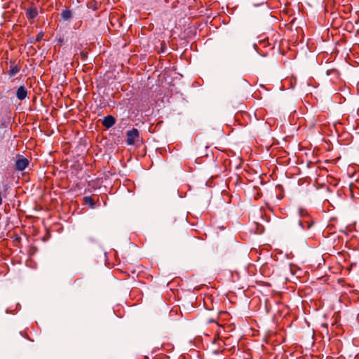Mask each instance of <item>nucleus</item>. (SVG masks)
<instances>
[{
	"instance_id": "nucleus-12",
	"label": "nucleus",
	"mask_w": 359,
	"mask_h": 359,
	"mask_svg": "<svg viewBox=\"0 0 359 359\" xmlns=\"http://www.w3.org/2000/svg\"><path fill=\"white\" fill-rule=\"evenodd\" d=\"M306 223H307L306 229H310L311 227L312 223H310L309 222H307Z\"/></svg>"
},
{
	"instance_id": "nucleus-7",
	"label": "nucleus",
	"mask_w": 359,
	"mask_h": 359,
	"mask_svg": "<svg viewBox=\"0 0 359 359\" xmlns=\"http://www.w3.org/2000/svg\"><path fill=\"white\" fill-rule=\"evenodd\" d=\"M20 69L21 67L18 65H11L8 74L10 76H14L20 72Z\"/></svg>"
},
{
	"instance_id": "nucleus-13",
	"label": "nucleus",
	"mask_w": 359,
	"mask_h": 359,
	"mask_svg": "<svg viewBox=\"0 0 359 359\" xmlns=\"http://www.w3.org/2000/svg\"><path fill=\"white\" fill-rule=\"evenodd\" d=\"M34 41H35V39L34 38H31L29 39V42L32 43H34Z\"/></svg>"
},
{
	"instance_id": "nucleus-2",
	"label": "nucleus",
	"mask_w": 359,
	"mask_h": 359,
	"mask_svg": "<svg viewBox=\"0 0 359 359\" xmlns=\"http://www.w3.org/2000/svg\"><path fill=\"white\" fill-rule=\"evenodd\" d=\"M271 257L274 260L283 262L285 259H291L293 257V255L291 252L289 253L286 252L283 253V252L280 248H275L273 250V252H271Z\"/></svg>"
},
{
	"instance_id": "nucleus-10",
	"label": "nucleus",
	"mask_w": 359,
	"mask_h": 359,
	"mask_svg": "<svg viewBox=\"0 0 359 359\" xmlns=\"http://www.w3.org/2000/svg\"><path fill=\"white\" fill-rule=\"evenodd\" d=\"M43 35H44L43 32H40L36 35V39H35V41H36V42L41 41L43 39Z\"/></svg>"
},
{
	"instance_id": "nucleus-11",
	"label": "nucleus",
	"mask_w": 359,
	"mask_h": 359,
	"mask_svg": "<svg viewBox=\"0 0 359 359\" xmlns=\"http://www.w3.org/2000/svg\"><path fill=\"white\" fill-rule=\"evenodd\" d=\"M298 224L302 227V229H305V226L302 221H299Z\"/></svg>"
},
{
	"instance_id": "nucleus-9",
	"label": "nucleus",
	"mask_w": 359,
	"mask_h": 359,
	"mask_svg": "<svg viewBox=\"0 0 359 359\" xmlns=\"http://www.w3.org/2000/svg\"><path fill=\"white\" fill-rule=\"evenodd\" d=\"M61 16L64 20H68L72 17V12L69 10H64L61 13Z\"/></svg>"
},
{
	"instance_id": "nucleus-8",
	"label": "nucleus",
	"mask_w": 359,
	"mask_h": 359,
	"mask_svg": "<svg viewBox=\"0 0 359 359\" xmlns=\"http://www.w3.org/2000/svg\"><path fill=\"white\" fill-rule=\"evenodd\" d=\"M83 202L88 204L91 208H94L95 206V201L91 196L83 197Z\"/></svg>"
},
{
	"instance_id": "nucleus-5",
	"label": "nucleus",
	"mask_w": 359,
	"mask_h": 359,
	"mask_svg": "<svg viewBox=\"0 0 359 359\" xmlns=\"http://www.w3.org/2000/svg\"><path fill=\"white\" fill-rule=\"evenodd\" d=\"M16 96L20 100H25L27 96V90L26 87L24 86H20L17 90Z\"/></svg>"
},
{
	"instance_id": "nucleus-1",
	"label": "nucleus",
	"mask_w": 359,
	"mask_h": 359,
	"mask_svg": "<svg viewBox=\"0 0 359 359\" xmlns=\"http://www.w3.org/2000/svg\"><path fill=\"white\" fill-rule=\"evenodd\" d=\"M29 165V161L21 154L16 155V160L14 164L15 170L24 171Z\"/></svg>"
},
{
	"instance_id": "nucleus-3",
	"label": "nucleus",
	"mask_w": 359,
	"mask_h": 359,
	"mask_svg": "<svg viewBox=\"0 0 359 359\" xmlns=\"http://www.w3.org/2000/svg\"><path fill=\"white\" fill-rule=\"evenodd\" d=\"M127 144L128 145H133L140 137V133L137 128H133L132 130L126 132Z\"/></svg>"
},
{
	"instance_id": "nucleus-6",
	"label": "nucleus",
	"mask_w": 359,
	"mask_h": 359,
	"mask_svg": "<svg viewBox=\"0 0 359 359\" xmlns=\"http://www.w3.org/2000/svg\"><path fill=\"white\" fill-rule=\"evenodd\" d=\"M116 123V119L114 116L109 115L104 118L102 125L107 128L112 127Z\"/></svg>"
},
{
	"instance_id": "nucleus-4",
	"label": "nucleus",
	"mask_w": 359,
	"mask_h": 359,
	"mask_svg": "<svg viewBox=\"0 0 359 359\" xmlns=\"http://www.w3.org/2000/svg\"><path fill=\"white\" fill-rule=\"evenodd\" d=\"M25 14L27 19H34L38 15L37 8L34 6H32L25 11Z\"/></svg>"
},
{
	"instance_id": "nucleus-14",
	"label": "nucleus",
	"mask_w": 359,
	"mask_h": 359,
	"mask_svg": "<svg viewBox=\"0 0 359 359\" xmlns=\"http://www.w3.org/2000/svg\"><path fill=\"white\" fill-rule=\"evenodd\" d=\"M208 323H212V322H214V320H213L210 319V320H208Z\"/></svg>"
}]
</instances>
